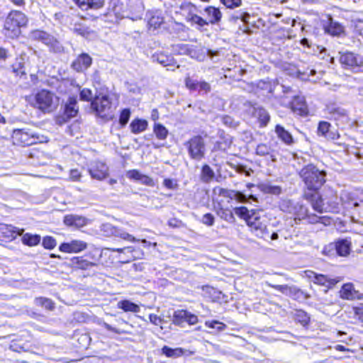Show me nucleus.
I'll use <instances>...</instances> for the list:
<instances>
[{"mask_svg": "<svg viewBox=\"0 0 363 363\" xmlns=\"http://www.w3.org/2000/svg\"><path fill=\"white\" fill-rule=\"evenodd\" d=\"M23 229L17 228L11 225L0 223V238L13 240L19 235H22Z\"/></svg>", "mask_w": 363, "mask_h": 363, "instance_id": "nucleus-13", "label": "nucleus"}, {"mask_svg": "<svg viewBox=\"0 0 363 363\" xmlns=\"http://www.w3.org/2000/svg\"><path fill=\"white\" fill-rule=\"evenodd\" d=\"M220 217L221 218L225 219V220H229V219L233 218V213L230 212H223Z\"/></svg>", "mask_w": 363, "mask_h": 363, "instance_id": "nucleus-63", "label": "nucleus"}, {"mask_svg": "<svg viewBox=\"0 0 363 363\" xmlns=\"http://www.w3.org/2000/svg\"><path fill=\"white\" fill-rule=\"evenodd\" d=\"M305 273L306 277L311 279L315 284L328 287L333 286L339 281L337 279H329L323 274H317L312 271H306Z\"/></svg>", "mask_w": 363, "mask_h": 363, "instance_id": "nucleus-14", "label": "nucleus"}, {"mask_svg": "<svg viewBox=\"0 0 363 363\" xmlns=\"http://www.w3.org/2000/svg\"><path fill=\"white\" fill-rule=\"evenodd\" d=\"M87 247V244L79 240H72L70 242H65L60 245L59 249L61 252L66 253H77Z\"/></svg>", "mask_w": 363, "mask_h": 363, "instance_id": "nucleus-12", "label": "nucleus"}, {"mask_svg": "<svg viewBox=\"0 0 363 363\" xmlns=\"http://www.w3.org/2000/svg\"><path fill=\"white\" fill-rule=\"evenodd\" d=\"M87 221L88 220L85 217L73 214L65 216L63 220L66 225L77 228L85 226L87 224Z\"/></svg>", "mask_w": 363, "mask_h": 363, "instance_id": "nucleus-18", "label": "nucleus"}, {"mask_svg": "<svg viewBox=\"0 0 363 363\" xmlns=\"http://www.w3.org/2000/svg\"><path fill=\"white\" fill-rule=\"evenodd\" d=\"M221 2L229 9L239 7L242 4V0H221Z\"/></svg>", "mask_w": 363, "mask_h": 363, "instance_id": "nucleus-48", "label": "nucleus"}, {"mask_svg": "<svg viewBox=\"0 0 363 363\" xmlns=\"http://www.w3.org/2000/svg\"><path fill=\"white\" fill-rule=\"evenodd\" d=\"M250 14L247 13H243L240 15V17H238V18H240V20L244 23H248L250 19Z\"/></svg>", "mask_w": 363, "mask_h": 363, "instance_id": "nucleus-61", "label": "nucleus"}, {"mask_svg": "<svg viewBox=\"0 0 363 363\" xmlns=\"http://www.w3.org/2000/svg\"><path fill=\"white\" fill-rule=\"evenodd\" d=\"M291 108L294 112H297L299 115L307 114L308 109L303 96H296L291 101Z\"/></svg>", "mask_w": 363, "mask_h": 363, "instance_id": "nucleus-20", "label": "nucleus"}, {"mask_svg": "<svg viewBox=\"0 0 363 363\" xmlns=\"http://www.w3.org/2000/svg\"><path fill=\"white\" fill-rule=\"evenodd\" d=\"M295 318L297 321L301 323L303 325H306L309 322V317L307 313L301 310L296 311L294 314Z\"/></svg>", "mask_w": 363, "mask_h": 363, "instance_id": "nucleus-42", "label": "nucleus"}, {"mask_svg": "<svg viewBox=\"0 0 363 363\" xmlns=\"http://www.w3.org/2000/svg\"><path fill=\"white\" fill-rule=\"evenodd\" d=\"M188 21L191 24L197 25L199 28H203L208 26L207 21L205 18H202L197 14H191L188 18Z\"/></svg>", "mask_w": 363, "mask_h": 363, "instance_id": "nucleus-37", "label": "nucleus"}, {"mask_svg": "<svg viewBox=\"0 0 363 363\" xmlns=\"http://www.w3.org/2000/svg\"><path fill=\"white\" fill-rule=\"evenodd\" d=\"M350 242L347 240H341L336 243V250L340 256H347L350 252Z\"/></svg>", "mask_w": 363, "mask_h": 363, "instance_id": "nucleus-28", "label": "nucleus"}, {"mask_svg": "<svg viewBox=\"0 0 363 363\" xmlns=\"http://www.w3.org/2000/svg\"><path fill=\"white\" fill-rule=\"evenodd\" d=\"M198 84H199V82L193 80L192 79H191L189 77H186V79H185L186 86L189 89H192V90L196 89L198 87Z\"/></svg>", "mask_w": 363, "mask_h": 363, "instance_id": "nucleus-54", "label": "nucleus"}, {"mask_svg": "<svg viewBox=\"0 0 363 363\" xmlns=\"http://www.w3.org/2000/svg\"><path fill=\"white\" fill-rule=\"evenodd\" d=\"M30 38L33 40H41L45 45L50 46L55 50H59V43L57 40L49 34L42 30H34L29 35Z\"/></svg>", "mask_w": 363, "mask_h": 363, "instance_id": "nucleus-11", "label": "nucleus"}, {"mask_svg": "<svg viewBox=\"0 0 363 363\" xmlns=\"http://www.w3.org/2000/svg\"><path fill=\"white\" fill-rule=\"evenodd\" d=\"M340 294L341 298L347 300L359 297L358 291L354 289L353 284L350 283L345 284L342 286Z\"/></svg>", "mask_w": 363, "mask_h": 363, "instance_id": "nucleus-21", "label": "nucleus"}, {"mask_svg": "<svg viewBox=\"0 0 363 363\" xmlns=\"http://www.w3.org/2000/svg\"><path fill=\"white\" fill-rule=\"evenodd\" d=\"M82 173L77 169H72L69 172V179L73 182L80 181Z\"/></svg>", "mask_w": 363, "mask_h": 363, "instance_id": "nucleus-50", "label": "nucleus"}, {"mask_svg": "<svg viewBox=\"0 0 363 363\" xmlns=\"http://www.w3.org/2000/svg\"><path fill=\"white\" fill-rule=\"evenodd\" d=\"M229 190L230 189H224L220 186H216L213 189V194L215 196L227 198V196H229Z\"/></svg>", "mask_w": 363, "mask_h": 363, "instance_id": "nucleus-47", "label": "nucleus"}, {"mask_svg": "<svg viewBox=\"0 0 363 363\" xmlns=\"http://www.w3.org/2000/svg\"><path fill=\"white\" fill-rule=\"evenodd\" d=\"M328 32L333 35H339L343 32V27L335 22H331L328 28Z\"/></svg>", "mask_w": 363, "mask_h": 363, "instance_id": "nucleus-41", "label": "nucleus"}, {"mask_svg": "<svg viewBox=\"0 0 363 363\" xmlns=\"http://www.w3.org/2000/svg\"><path fill=\"white\" fill-rule=\"evenodd\" d=\"M150 322L155 325H160L163 323L164 320L162 317L151 313L149 315Z\"/></svg>", "mask_w": 363, "mask_h": 363, "instance_id": "nucleus-52", "label": "nucleus"}, {"mask_svg": "<svg viewBox=\"0 0 363 363\" xmlns=\"http://www.w3.org/2000/svg\"><path fill=\"white\" fill-rule=\"evenodd\" d=\"M312 206L315 211L319 213H322L323 211L326 210V208H324V203L322 198L318 194H315L313 196Z\"/></svg>", "mask_w": 363, "mask_h": 363, "instance_id": "nucleus-39", "label": "nucleus"}, {"mask_svg": "<svg viewBox=\"0 0 363 363\" xmlns=\"http://www.w3.org/2000/svg\"><path fill=\"white\" fill-rule=\"evenodd\" d=\"M330 124L326 121H320L318 127V135L323 136L328 140H335L338 138L337 133L330 130Z\"/></svg>", "mask_w": 363, "mask_h": 363, "instance_id": "nucleus-19", "label": "nucleus"}, {"mask_svg": "<svg viewBox=\"0 0 363 363\" xmlns=\"http://www.w3.org/2000/svg\"><path fill=\"white\" fill-rule=\"evenodd\" d=\"M294 212H293L292 216H294V220L298 219H305L306 218H309L310 216H308V210L307 208L303 206V205L299 204L298 203H296V206L294 208Z\"/></svg>", "mask_w": 363, "mask_h": 363, "instance_id": "nucleus-31", "label": "nucleus"}, {"mask_svg": "<svg viewBox=\"0 0 363 363\" xmlns=\"http://www.w3.org/2000/svg\"><path fill=\"white\" fill-rule=\"evenodd\" d=\"M130 116V111L129 109L125 108L121 111L120 118H119V122L121 124V125L124 126L125 125L127 124V123L129 121Z\"/></svg>", "mask_w": 363, "mask_h": 363, "instance_id": "nucleus-46", "label": "nucleus"}, {"mask_svg": "<svg viewBox=\"0 0 363 363\" xmlns=\"http://www.w3.org/2000/svg\"><path fill=\"white\" fill-rule=\"evenodd\" d=\"M27 23L28 18L23 13L12 11L6 18L4 33L10 38H17L21 34V28L26 26Z\"/></svg>", "mask_w": 363, "mask_h": 363, "instance_id": "nucleus-3", "label": "nucleus"}, {"mask_svg": "<svg viewBox=\"0 0 363 363\" xmlns=\"http://www.w3.org/2000/svg\"><path fill=\"white\" fill-rule=\"evenodd\" d=\"M88 172L92 179L103 180L108 176V167L102 162L94 161L90 163Z\"/></svg>", "mask_w": 363, "mask_h": 363, "instance_id": "nucleus-9", "label": "nucleus"}, {"mask_svg": "<svg viewBox=\"0 0 363 363\" xmlns=\"http://www.w3.org/2000/svg\"><path fill=\"white\" fill-rule=\"evenodd\" d=\"M190 157L196 160H201L205 155V143L202 137L195 136L186 144Z\"/></svg>", "mask_w": 363, "mask_h": 363, "instance_id": "nucleus-7", "label": "nucleus"}, {"mask_svg": "<svg viewBox=\"0 0 363 363\" xmlns=\"http://www.w3.org/2000/svg\"><path fill=\"white\" fill-rule=\"evenodd\" d=\"M103 326L107 330H109V331H113V332H115L116 333H118V330L112 327L111 325L106 323H103Z\"/></svg>", "mask_w": 363, "mask_h": 363, "instance_id": "nucleus-64", "label": "nucleus"}, {"mask_svg": "<svg viewBox=\"0 0 363 363\" xmlns=\"http://www.w3.org/2000/svg\"><path fill=\"white\" fill-rule=\"evenodd\" d=\"M147 121L144 119L136 118L132 121L130 124L131 132L138 134L145 131L147 128Z\"/></svg>", "mask_w": 363, "mask_h": 363, "instance_id": "nucleus-24", "label": "nucleus"}, {"mask_svg": "<svg viewBox=\"0 0 363 363\" xmlns=\"http://www.w3.org/2000/svg\"><path fill=\"white\" fill-rule=\"evenodd\" d=\"M83 10L88 9H97L103 6L104 0H74Z\"/></svg>", "mask_w": 363, "mask_h": 363, "instance_id": "nucleus-22", "label": "nucleus"}, {"mask_svg": "<svg viewBox=\"0 0 363 363\" xmlns=\"http://www.w3.org/2000/svg\"><path fill=\"white\" fill-rule=\"evenodd\" d=\"M119 237L122 239H124V240H128L131 242H135L136 241V239L131 235L128 234V233H125V232H123V233H121L120 235H119Z\"/></svg>", "mask_w": 363, "mask_h": 363, "instance_id": "nucleus-58", "label": "nucleus"}, {"mask_svg": "<svg viewBox=\"0 0 363 363\" xmlns=\"http://www.w3.org/2000/svg\"><path fill=\"white\" fill-rule=\"evenodd\" d=\"M92 98L91 91L89 89H83L80 91V99L84 101H90Z\"/></svg>", "mask_w": 363, "mask_h": 363, "instance_id": "nucleus-53", "label": "nucleus"}, {"mask_svg": "<svg viewBox=\"0 0 363 363\" xmlns=\"http://www.w3.org/2000/svg\"><path fill=\"white\" fill-rule=\"evenodd\" d=\"M214 177V172L207 164H205L202 167L201 171V179L205 182H208Z\"/></svg>", "mask_w": 363, "mask_h": 363, "instance_id": "nucleus-36", "label": "nucleus"}, {"mask_svg": "<svg viewBox=\"0 0 363 363\" xmlns=\"http://www.w3.org/2000/svg\"><path fill=\"white\" fill-rule=\"evenodd\" d=\"M28 101L33 108L44 113H50L57 110L60 98L54 92L43 89L30 96Z\"/></svg>", "mask_w": 363, "mask_h": 363, "instance_id": "nucleus-2", "label": "nucleus"}, {"mask_svg": "<svg viewBox=\"0 0 363 363\" xmlns=\"http://www.w3.org/2000/svg\"><path fill=\"white\" fill-rule=\"evenodd\" d=\"M300 175L310 190H318L325 182L324 172L311 164L303 167L300 172Z\"/></svg>", "mask_w": 363, "mask_h": 363, "instance_id": "nucleus-5", "label": "nucleus"}, {"mask_svg": "<svg viewBox=\"0 0 363 363\" xmlns=\"http://www.w3.org/2000/svg\"><path fill=\"white\" fill-rule=\"evenodd\" d=\"M223 124L229 127H235L236 123L235 121L229 116H224L222 117Z\"/></svg>", "mask_w": 363, "mask_h": 363, "instance_id": "nucleus-56", "label": "nucleus"}, {"mask_svg": "<svg viewBox=\"0 0 363 363\" xmlns=\"http://www.w3.org/2000/svg\"><path fill=\"white\" fill-rule=\"evenodd\" d=\"M12 143L14 145L25 147L38 143H46V136L35 133L27 128L14 129L11 134Z\"/></svg>", "mask_w": 363, "mask_h": 363, "instance_id": "nucleus-4", "label": "nucleus"}, {"mask_svg": "<svg viewBox=\"0 0 363 363\" xmlns=\"http://www.w3.org/2000/svg\"><path fill=\"white\" fill-rule=\"evenodd\" d=\"M203 16L207 21V24H217L222 18V13L220 11L214 6H207L203 10Z\"/></svg>", "mask_w": 363, "mask_h": 363, "instance_id": "nucleus-16", "label": "nucleus"}, {"mask_svg": "<svg viewBox=\"0 0 363 363\" xmlns=\"http://www.w3.org/2000/svg\"><path fill=\"white\" fill-rule=\"evenodd\" d=\"M91 108L101 118H106L111 108V101L106 95L98 96L91 102Z\"/></svg>", "mask_w": 363, "mask_h": 363, "instance_id": "nucleus-8", "label": "nucleus"}, {"mask_svg": "<svg viewBox=\"0 0 363 363\" xmlns=\"http://www.w3.org/2000/svg\"><path fill=\"white\" fill-rule=\"evenodd\" d=\"M56 244V240L50 236H46L43 240V246L46 249H53Z\"/></svg>", "mask_w": 363, "mask_h": 363, "instance_id": "nucleus-44", "label": "nucleus"}, {"mask_svg": "<svg viewBox=\"0 0 363 363\" xmlns=\"http://www.w3.org/2000/svg\"><path fill=\"white\" fill-rule=\"evenodd\" d=\"M339 62L345 69L356 72L363 67V56L350 51L339 52Z\"/></svg>", "mask_w": 363, "mask_h": 363, "instance_id": "nucleus-6", "label": "nucleus"}, {"mask_svg": "<svg viewBox=\"0 0 363 363\" xmlns=\"http://www.w3.org/2000/svg\"><path fill=\"white\" fill-rule=\"evenodd\" d=\"M92 63V58L86 53L79 55L72 63V67L77 72L86 70Z\"/></svg>", "mask_w": 363, "mask_h": 363, "instance_id": "nucleus-15", "label": "nucleus"}, {"mask_svg": "<svg viewBox=\"0 0 363 363\" xmlns=\"http://www.w3.org/2000/svg\"><path fill=\"white\" fill-rule=\"evenodd\" d=\"M21 235V241L23 244L29 247L38 245L41 240V237L37 234L23 233Z\"/></svg>", "mask_w": 363, "mask_h": 363, "instance_id": "nucleus-25", "label": "nucleus"}, {"mask_svg": "<svg viewBox=\"0 0 363 363\" xmlns=\"http://www.w3.org/2000/svg\"><path fill=\"white\" fill-rule=\"evenodd\" d=\"M230 200H235L238 202L245 203L247 202V196L240 191L235 190H229V196H227Z\"/></svg>", "mask_w": 363, "mask_h": 363, "instance_id": "nucleus-38", "label": "nucleus"}, {"mask_svg": "<svg viewBox=\"0 0 363 363\" xmlns=\"http://www.w3.org/2000/svg\"><path fill=\"white\" fill-rule=\"evenodd\" d=\"M163 23V18L160 15L155 14L151 16V18L148 21V24L153 27L154 28H157Z\"/></svg>", "mask_w": 363, "mask_h": 363, "instance_id": "nucleus-43", "label": "nucleus"}, {"mask_svg": "<svg viewBox=\"0 0 363 363\" xmlns=\"http://www.w3.org/2000/svg\"><path fill=\"white\" fill-rule=\"evenodd\" d=\"M272 149L270 147L267 146L265 144H259L257 145L256 148V154L260 156H268L269 155L270 157H273V155H272ZM272 160H274V158H272Z\"/></svg>", "mask_w": 363, "mask_h": 363, "instance_id": "nucleus-40", "label": "nucleus"}, {"mask_svg": "<svg viewBox=\"0 0 363 363\" xmlns=\"http://www.w3.org/2000/svg\"><path fill=\"white\" fill-rule=\"evenodd\" d=\"M35 304L44 307L47 310L52 311L54 309V303L52 300L44 298V297H38L35 299Z\"/></svg>", "mask_w": 363, "mask_h": 363, "instance_id": "nucleus-35", "label": "nucleus"}, {"mask_svg": "<svg viewBox=\"0 0 363 363\" xmlns=\"http://www.w3.org/2000/svg\"><path fill=\"white\" fill-rule=\"evenodd\" d=\"M255 117L257 118L261 125L264 126L267 124L269 121V115L267 111L260 107L254 108Z\"/></svg>", "mask_w": 363, "mask_h": 363, "instance_id": "nucleus-29", "label": "nucleus"}, {"mask_svg": "<svg viewBox=\"0 0 363 363\" xmlns=\"http://www.w3.org/2000/svg\"><path fill=\"white\" fill-rule=\"evenodd\" d=\"M296 206V203L291 200L284 199L280 202L279 208L282 211L292 215L293 212L295 211L294 208Z\"/></svg>", "mask_w": 363, "mask_h": 363, "instance_id": "nucleus-32", "label": "nucleus"}, {"mask_svg": "<svg viewBox=\"0 0 363 363\" xmlns=\"http://www.w3.org/2000/svg\"><path fill=\"white\" fill-rule=\"evenodd\" d=\"M198 87L200 88V90L204 91L206 93L210 91L211 90L210 84L206 82H199Z\"/></svg>", "mask_w": 363, "mask_h": 363, "instance_id": "nucleus-57", "label": "nucleus"}, {"mask_svg": "<svg viewBox=\"0 0 363 363\" xmlns=\"http://www.w3.org/2000/svg\"><path fill=\"white\" fill-rule=\"evenodd\" d=\"M117 306L125 312L138 313L140 311V306L128 300L118 302Z\"/></svg>", "mask_w": 363, "mask_h": 363, "instance_id": "nucleus-27", "label": "nucleus"}, {"mask_svg": "<svg viewBox=\"0 0 363 363\" xmlns=\"http://www.w3.org/2000/svg\"><path fill=\"white\" fill-rule=\"evenodd\" d=\"M275 133L277 137L286 145H291L294 143L291 134L283 126L277 125L275 128Z\"/></svg>", "mask_w": 363, "mask_h": 363, "instance_id": "nucleus-23", "label": "nucleus"}, {"mask_svg": "<svg viewBox=\"0 0 363 363\" xmlns=\"http://www.w3.org/2000/svg\"><path fill=\"white\" fill-rule=\"evenodd\" d=\"M153 131L156 137L160 140L166 139L168 135L167 129L160 123L155 124Z\"/></svg>", "mask_w": 363, "mask_h": 363, "instance_id": "nucleus-33", "label": "nucleus"}, {"mask_svg": "<svg viewBox=\"0 0 363 363\" xmlns=\"http://www.w3.org/2000/svg\"><path fill=\"white\" fill-rule=\"evenodd\" d=\"M162 352L167 357L176 358L182 356L185 353V351L180 347L173 349L167 346H164L162 348Z\"/></svg>", "mask_w": 363, "mask_h": 363, "instance_id": "nucleus-30", "label": "nucleus"}, {"mask_svg": "<svg viewBox=\"0 0 363 363\" xmlns=\"http://www.w3.org/2000/svg\"><path fill=\"white\" fill-rule=\"evenodd\" d=\"M234 213L246 222L251 232L256 236L264 240L270 239L272 240H276L279 238V235L277 233H273L272 235L269 234L266 224L261 220L259 213L257 211H249L246 207L241 206L235 208Z\"/></svg>", "mask_w": 363, "mask_h": 363, "instance_id": "nucleus-1", "label": "nucleus"}, {"mask_svg": "<svg viewBox=\"0 0 363 363\" xmlns=\"http://www.w3.org/2000/svg\"><path fill=\"white\" fill-rule=\"evenodd\" d=\"M214 216L211 213H206L202 217V223L208 226H212L214 223Z\"/></svg>", "mask_w": 363, "mask_h": 363, "instance_id": "nucleus-51", "label": "nucleus"}, {"mask_svg": "<svg viewBox=\"0 0 363 363\" xmlns=\"http://www.w3.org/2000/svg\"><path fill=\"white\" fill-rule=\"evenodd\" d=\"M354 313L358 315L361 321L363 322V304H362L359 307L354 308Z\"/></svg>", "mask_w": 363, "mask_h": 363, "instance_id": "nucleus-59", "label": "nucleus"}, {"mask_svg": "<svg viewBox=\"0 0 363 363\" xmlns=\"http://www.w3.org/2000/svg\"><path fill=\"white\" fill-rule=\"evenodd\" d=\"M29 157L31 158H36V164L39 165H45L47 164L45 158H48V155H45L43 152H40L37 150H33L30 153Z\"/></svg>", "mask_w": 363, "mask_h": 363, "instance_id": "nucleus-34", "label": "nucleus"}, {"mask_svg": "<svg viewBox=\"0 0 363 363\" xmlns=\"http://www.w3.org/2000/svg\"><path fill=\"white\" fill-rule=\"evenodd\" d=\"M157 61L164 66L168 65V59L163 55H160L157 57Z\"/></svg>", "mask_w": 363, "mask_h": 363, "instance_id": "nucleus-60", "label": "nucleus"}, {"mask_svg": "<svg viewBox=\"0 0 363 363\" xmlns=\"http://www.w3.org/2000/svg\"><path fill=\"white\" fill-rule=\"evenodd\" d=\"M205 325L207 327L211 328H216V325H218V327H217L218 331H223L226 328V325L224 323L219 322L218 320H211V321L208 320V321H206Z\"/></svg>", "mask_w": 363, "mask_h": 363, "instance_id": "nucleus-45", "label": "nucleus"}, {"mask_svg": "<svg viewBox=\"0 0 363 363\" xmlns=\"http://www.w3.org/2000/svg\"><path fill=\"white\" fill-rule=\"evenodd\" d=\"M310 223H322L324 225H330L331 223V220L329 218L326 217H316V216H312L308 218Z\"/></svg>", "mask_w": 363, "mask_h": 363, "instance_id": "nucleus-49", "label": "nucleus"}, {"mask_svg": "<svg viewBox=\"0 0 363 363\" xmlns=\"http://www.w3.org/2000/svg\"><path fill=\"white\" fill-rule=\"evenodd\" d=\"M7 58V50L0 48V60H5Z\"/></svg>", "mask_w": 363, "mask_h": 363, "instance_id": "nucleus-62", "label": "nucleus"}, {"mask_svg": "<svg viewBox=\"0 0 363 363\" xmlns=\"http://www.w3.org/2000/svg\"><path fill=\"white\" fill-rule=\"evenodd\" d=\"M163 184L169 189H175L178 186L177 183L171 179H165L163 182Z\"/></svg>", "mask_w": 363, "mask_h": 363, "instance_id": "nucleus-55", "label": "nucleus"}, {"mask_svg": "<svg viewBox=\"0 0 363 363\" xmlns=\"http://www.w3.org/2000/svg\"><path fill=\"white\" fill-rule=\"evenodd\" d=\"M126 177L130 179L138 181L141 184L148 186H153L155 185V182L151 177L142 174L136 169L128 171L126 173Z\"/></svg>", "mask_w": 363, "mask_h": 363, "instance_id": "nucleus-17", "label": "nucleus"}, {"mask_svg": "<svg viewBox=\"0 0 363 363\" xmlns=\"http://www.w3.org/2000/svg\"><path fill=\"white\" fill-rule=\"evenodd\" d=\"M172 321L177 325H182L184 322L189 325H195L199 319L196 315L186 310H178L174 313Z\"/></svg>", "mask_w": 363, "mask_h": 363, "instance_id": "nucleus-10", "label": "nucleus"}, {"mask_svg": "<svg viewBox=\"0 0 363 363\" xmlns=\"http://www.w3.org/2000/svg\"><path fill=\"white\" fill-rule=\"evenodd\" d=\"M65 114L68 118H73L77 116L78 107L77 106V99L70 97L65 106Z\"/></svg>", "mask_w": 363, "mask_h": 363, "instance_id": "nucleus-26", "label": "nucleus"}]
</instances>
